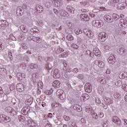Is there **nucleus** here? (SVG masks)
I'll return each instance as SVG.
<instances>
[{"label":"nucleus","instance_id":"obj_1","mask_svg":"<svg viewBox=\"0 0 127 127\" xmlns=\"http://www.w3.org/2000/svg\"><path fill=\"white\" fill-rule=\"evenodd\" d=\"M5 111L7 112V113H9L10 114L11 116L13 117L14 116H16L17 115V112L14 110V109H12V107H7L5 109Z\"/></svg>","mask_w":127,"mask_h":127},{"label":"nucleus","instance_id":"obj_2","mask_svg":"<svg viewBox=\"0 0 127 127\" xmlns=\"http://www.w3.org/2000/svg\"><path fill=\"white\" fill-rule=\"evenodd\" d=\"M107 38H108V35H107L105 32H101L98 35V39L101 41V42L106 41Z\"/></svg>","mask_w":127,"mask_h":127},{"label":"nucleus","instance_id":"obj_3","mask_svg":"<svg viewBox=\"0 0 127 127\" xmlns=\"http://www.w3.org/2000/svg\"><path fill=\"white\" fill-rule=\"evenodd\" d=\"M30 113H31V111H30V107L28 106L24 107L21 110V113L24 116L29 115Z\"/></svg>","mask_w":127,"mask_h":127},{"label":"nucleus","instance_id":"obj_4","mask_svg":"<svg viewBox=\"0 0 127 127\" xmlns=\"http://www.w3.org/2000/svg\"><path fill=\"white\" fill-rule=\"evenodd\" d=\"M27 124L29 127H37L36 123L34 121L32 120L30 117L28 118Z\"/></svg>","mask_w":127,"mask_h":127},{"label":"nucleus","instance_id":"obj_5","mask_svg":"<svg viewBox=\"0 0 127 127\" xmlns=\"http://www.w3.org/2000/svg\"><path fill=\"white\" fill-rule=\"evenodd\" d=\"M84 89L86 93H91L92 92V84L90 83H86L84 86Z\"/></svg>","mask_w":127,"mask_h":127},{"label":"nucleus","instance_id":"obj_6","mask_svg":"<svg viewBox=\"0 0 127 127\" xmlns=\"http://www.w3.org/2000/svg\"><path fill=\"white\" fill-rule=\"evenodd\" d=\"M108 62L110 64H115L116 62V57L114 54H111L108 59Z\"/></svg>","mask_w":127,"mask_h":127},{"label":"nucleus","instance_id":"obj_7","mask_svg":"<svg viewBox=\"0 0 127 127\" xmlns=\"http://www.w3.org/2000/svg\"><path fill=\"white\" fill-rule=\"evenodd\" d=\"M52 72L53 73V77L55 79H57L60 77V71L59 69L56 68Z\"/></svg>","mask_w":127,"mask_h":127},{"label":"nucleus","instance_id":"obj_8","mask_svg":"<svg viewBox=\"0 0 127 127\" xmlns=\"http://www.w3.org/2000/svg\"><path fill=\"white\" fill-rule=\"evenodd\" d=\"M80 17L83 21H89L90 20V17L87 14H81L80 15Z\"/></svg>","mask_w":127,"mask_h":127},{"label":"nucleus","instance_id":"obj_9","mask_svg":"<svg viewBox=\"0 0 127 127\" xmlns=\"http://www.w3.org/2000/svg\"><path fill=\"white\" fill-rule=\"evenodd\" d=\"M119 27H126L127 26V20L124 19H121L120 20V23L119 24Z\"/></svg>","mask_w":127,"mask_h":127},{"label":"nucleus","instance_id":"obj_10","mask_svg":"<svg viewBox=\"0 0 127 127\" xmlns=\"http://www.w3.org/2000/svg\"><path fill=\"white\" fill-rule=\"evenodd\" d=\"M94 64H96V65H98L99 67L100 68H104V66H105V64L103 61H100V60H96L94 62Z\"/></svg>","mask_w":127,"mask_h":127},{"label":"nucleus","instance_id":"obj_11","mask_svg":"<svg viewBox=\"0 0 127 127\" xmlns=\"http://www.w3.org/2000/svg\"><path fill=\"white\" fill-rule=\"evenodd\" d=\"M61 85V82L57 80L54 81L53 83V86L56 89L57 88H60Z\"/></svg>","mask_w":127,"mask_h":127},{"label":"nucleus","instance_id":"obj_12","mask_svg":"<svg viewBox=\"0 0 127 127\" xmlns=\"http://www.w3.org/2000/svg\"><path fill=\"white\" fill-rule=\"evenodd\" d=\"M117 7L118 9H121V10H123V9H125V8H126V3L124 2L119 3L117 5Z\"/></svg>","mask_w":127,"mask_h":127},{"label":"nucleus","instance_id":"obj_13","mask_svg":"<svg viewBox=\"0 0 127 127\" xmlns=\"http://www.w3.org/2000/svg\"><path fill=\"white\" fill-rule=\"evenodd\" d=\"M103 100L104 102H105V104H106V105H110V104H113V101L109 98L104 97Z\"/></svg>","mask_w":127,"mask_h":127},{"label":"nucleus","instance_id":"obj_14","mask_svg":"<svg viewBox=\"0 0 127 127\" xmlns=\"http://www.w3.org/2000/svg\"><path fill=\"white\" fill-rule=\"evenodd\" d=\"M31 39L34 42H37V43H41V42L42 41L39 37H33Z\"/></svg>","mask_w":127,"mask_h":127},{"label":"nucleus","instance_id":"obj_15","mask_svg":"<svg viewBox=\"0 0 127 127\" xmlns=\"http://www.w3.org/2000/svg\"><path fill=\"white\" fill-rule=\"evenodd\" d=\"M105 20H106L107 22H114V19L111 17L110 15H106L104 17Z\"/></svg>","mask_w":127,"mask_h":127},{"label":"nucleus","instance_id":"obj_16","mask_svg":"<svg viewBox=\"0 0 127 127\" xmlns=\"http://www.w3.org/2000/svg\"><path fill=\"white\" fill-rule=\"evenodd\" d=\"M93 54L95 55L96 56L100 57L101 56V51H100L98 49L95 48L93 51Z\"/></svg>","mask_w":127,"mask_h":127},{"label":"nucleus","instance_id":"obj_17","mask_svg":"<svg viewBox=\"0 0 127 127\" xmlns=\"http://www.w3.org/2000/svg\"><path fill=\"white\" fill-rule=\"evenodd\" d=\"M32 103H33V98H30L28 99H27L25 101V104L26 105H27L28 106H30V105H31V104H32Z\"/></svg>","mask_w":127,"mask_h":127},{"label":"nucleus","instance_id":"obj_18","mask_svg":"<svg viewBox=\"0 0 127 127\" xmlns=\"http://www.w3.org/2000/svg\"><path fill=\"white\" fill-rule=\"evenodd\" d=\"M54 3L56 6H58V7H59V6H62V4H63V3H62V1L61 0H57Z\"/></svg>","mask_w":127,"mask_h":127},{"label":"nucleus","instance_id":"obj_19","mask_svg":"<svg viewBox=\"0 0 127 127\" xmlns=\"http://www.w3.org/2000/svg\"><path fill=\"white\" fill-rule=\"evenodd\" d=\"M114 97L115 99H121L122 98V94L119 92H115Z\"/></svg>","mask_w":127,"mask_h":127},{"label":"nucleus","instance_id":"obj_20","mask_svg":"<svg viewBox=\"0 0 127 127\" xmlns=\"http://www.w3.org/2000/svg\"><path fill=\"white\" fill-rule=\"evenodd\" d=\"M56 95L58 97H62V95H63V91L61 90V89H58L56 91Z\"/></svg>","mask_w":127,"mask_h":127},{"label":"nucleus","instance_id":"obj_21","mask_svg":"<svg viewBox=\"0 0 127 127\" xmlns=\"http://www.w3.org/2000/svg\"><path fill=\"white\" fill-rule=\"evenodd\" d=\"M8 23L6 20H1L0 21V26H4V25H7Z\"/></svg>","mask_w":127,"mask_h":127},{"label":"nucleus","instance_id":"obj_22","mask_svg":"<svg viewBox=\"0 0 127 127\" xmlns=\"http://www.w3.org/2000/svg\"><path fill=\"white\" fill-rule=\"evenodd\" d=\"M90 98V96H89V95L88 94H83L82 95L81 100L83 99L84 101H86V100H88Z\"/></svg>","mask_w":127,"mask_h":127},{"label":"nucleus","instance_id":"obj_23","mask_svg":"<svg viewBox=\"0 0 127 127\" xmlns=\"http://www.w3.org/2000/svg\"><path fill=\"white\" fill-rule=\"evenodd\" d=\"M99 81L101 83V84H103V85H105V84L107 83V81H106V78H105L104 77L100 78Z\"/></svg>","mask_w":127,"mask_h":127},{"label":"nucleus","instance_id":"obj_24","mask_svg":"<svg viewBox=\"0 0 127 127\" xmlns=\"http://www.w3.org/2000/svg\"><path fill=\"white\" fill-rule=\"evenodd\" d=\"M30 68L31 69H37L38 68V65L36 64H30Z\"/></svg>","mask_w":127,"mask_h":127},{"label":"nucleus","instance_id":"obj_25","mask_svg":"<svg viewBox=\"0 0 127 127\" xmlns=\"http://www.w3.org/2000/svg\"><path fill=\"white\" fill-rule=\"evenodd\" d=\"M91 115L92 116L93 119H94V120H98V119H99V116H98V114H97V113L93 112L91 113Z\"/></svg>","mask_w":127,"mask_h":127},{"label":"nucleus","instance_id":"obj_26","mask_svg":"<svg viewBox=\"0 0 127 127\" xmlns=\"http://www.w3.org/2000/svg\"><path fill=\"white\" fill-rule=\"evenodd\" d=\"M17 13V15H18V16H21V15H22V14H23L22 11L19 8L17 9V13Z\"/></svg>","mask_w":127,"mask_h":127},{"label":"nucleus","instance_id":"obj_27","mask_svg":"<svg viewBox=\"0 0 127 127\" xmlns=\"http://www.w3.org/2000/svg\"><path fill=\"white\" fill-rule=\"evenodd\" d=\"M18 119L19 122H24L25 121V118L22 115H19L18 116Z\"/></svg>","mask_w":127,"mask_h":127},{"label":"nucleus","instance_id":"obj_28","mask_svg":"<svg viewBox=\"0 0 127 127\" xmlns=\"http://www.w3.org/2000/svg\"><path fill=\"white\" fill-rule=\"evenodd\" d=\"M120 19V16L118 15V14L114 13L113 14V19H115V20H118V19Z\"/></svg>","mask_w":127,"mask_h":127},{"label":"nucleus","instance_id":"obj_29","mask_svg":"<svg viewBox=\"0 0 127 127\" xmlns=\"http://www.w3.org/2000/svg\"><path fill=\"white\" fill-rule=\"evenodd\" d=\"M66 39L68 40V41H72V40H74V37L71 35H68L66 36Z\"/></svg>","mask_w":127,"mask_h":127},{"label":"nucleus","instance_id":"obj_30","mask_svg":"<svg viewBox=\"0 0 127 127\" xmlns=\"http://www.w3.org/2000/svg\"><path fill=\"white\" fill-rule=\"evenodd\" d=\"M46 68L48 69V70H50V69H51L52 68V64L49 63H48V64H46L45 66Z\"/></svg>","mask_w":127,"mask_h":127},{"label":"nucleus","instance_id":"obj_31","mask_svg":"<svg viewBox=\"0 0 127 127\" xmlns=\"http://www.w3.org/2000/svg\"><path fill=\"white\" fill-rule=\"evenodd\" d=\"M3 122H4V123H9V122H10V118L8 116H5V118Z\"/></svg>","mask_w":127,"mask_h":127},{"label":"nucleus","instance_id":"obj_32","mask_svg":"<svg viewBox=\"0 0 127 127\" xmlns=\"http://www.w3.org/2000/svg\"><path fill=\"white\" fill-rule=\"evenodd\" d=\"M86 35H87V37H93V33H92L91 31H87L86 33Z\"/></svg>","mask_w":127,"mask_h":127},{"label":"nucleus","instance_id":"obj_33","mask_svg":"<svg viewBox=\"0 0 127 127\" xmlns=\"http://www.w3.org/2000/svg\"><path fill=\"white\" fill-rule=\"evenodd\" d=\"M4 49V42H0V50Z\"/></svg>","mask_w":127,"mask_h":127},{"label":"nucleus","instance_id":"obj_34","mask_svg":"<svg viewBox=\"0 0 127 127\" xmlns=\"http://www.w3.org/2000/svg\"><path fill=\"white\" fill-rule=\"evenodd\" d=\"M119 77L122 79H126V72L120 73Z\"/></svg>","mask_w":127,"mask_h":127},{"label":"nucleus","instance_id":"obj_35","mask_svg":"<svg viewBox=\"0 0 127 127\" xmlns=\"http://www.w3.org/2000/svg\"><path fill=\"white\" fill-rule=\"evenodd\" d=\"M78 79L80 80H83L84 79V74H79L78 76H76Z\"/></svg>","mask_w":127,"mask_h":127},{"label":"nucleus","instance_id":"obj_36","mask_svg":"<svg viewBox=\"0 0 127 127\" xmlns=\"http://www.w3.org/2000/svg\"><path fill=\"white\" fill-rule=\"evenodd\" d=\"M105 50H110V49H111V43L106 45L105 46Z\"/></svg>","mask_w":127,"mask_h":127},{"label":"nucleus","instance_id":"obj_37","mask_svg":"<svg viewBox=\"0 0 127 127\" xmlns=\"http://www.w3.org/2000/svg\"><path fill=\"white\" fill-rule=\"evenodd\" d=\"M52 92H53L52 89H50V90H47V91H45V93L47 96H50V95H51V94H52Z\"/></svg>","mask_w":127,"mask_h":127},{"label":"nucleus","instance_id":"obj_38","mask_svg":"<svg viewBox=\"0 0 127 127\" xmlns=\"http://www.w3.org/2000/svg\"><path fill=\"white\" fill-rule=\"evenodd\" d=\"M37 10L38 11H39V12L43 11V7H42V6H38V7H37Z\"/></svg>","mask_w":127,"mask_h":127},{"label":"nucleus","instance_id":"obj_39","mask_svg":"<svg viewBox=\"0 0 127 127\" xmlns=\"http://www.w3.org/2000/svg\"><path fill=\"white\" fill-rule=\"evenodd\" d=\"M71 47L74 49H77V48H79V45L78 44L73 43V44L71 45Z\"/></svg>","mask_w":127,"mask_h":127},{"label":"nucleus","instance_id":"obj_40","mask_svg":"<svg viewBox=\"0 0 127 127\" xmlns=\"http://www.w3.org/2000/svg\"><path fill=\"white\" fill-rule=\"evenodd\" d=\"M17 78L19 81H21L22 80V78L21 77V73H18L16 75Z\"/></svg>","mask_w":127,"mask_h":127},{"label":"nucleus","instance_id":"obj_41","mask_svg":"<svg viewBox=\"0 0 127 127\" xmlns=\"http://www.w3.org/2000/svg\"><path fill=\"white\" fill-rule=\"evenodd\" d=\"M59 105L60 104L58 103H53L52 104V107L53 108H57V107H59Z\"/></svg>","mask_w":127,"mask_h":127},{"label":"nucleus","instance_id":"obj_42","mask_svg":"<svg viewBox=\"0 0 127 127\" xmlns=\"http://www.w3.org/2000/svg\"><path fill=\"white\" fill-rule=\"evenodd\" d=\"M69 11L72 14H74L75 13V8L73 7L69 8Z\"/></svg>","mask_w":127,"mask_h":127},{"label":"nucleus","instance_id":"obj_43","mask_svg":"<svg viewBox=\"0 0 127 127\" xmlns=\"http://www.w3.org/2000/svg\"><path fill=\"white\" fill-rule=\"evenodd\" d=\"M75 34L77 35H79V34H81L82 33V31L80 29H78L77 30H75Z\"/></svg>","mask_w":127,"mask_h":127},{"label":"nucleus","instance_id":"obj_44","mask_svg":"<svg viewBox=\"0 0 127 127\" xmlns=\"http://www.w3.org/2000/svg\"><path fill=\"white\" fill-rule=\"evenodd\" d=\"M85 112L88 113V114H92L93 112V110H92L91 108H86L85 109Z\"/></svg>","mask_w":127,"mask_h":127},{"label":"nucleus","instance_id":"obj_45","mask_svg":"<svg viewBox=\"0 0 127 127\" xmlns=\"http://www.w3.org/2000/svg\"><path fill=\"white\" fill-rule=\"evenodd\" d=\"M54 12L58 16L60 17V15H59V10H57V9H54Z\"/></svg>","mask_w":127,"mask_h":127},{"label":"nucleus","instance_id":"obj_46","mask_svg":"<svg viewBox=\"0 0 127 127\" xmlns=\"http://www.w3.org/2000/svg\"><path fill=\"white\" fill-rule=\"evenodd\" d=\"M120 1V0H111L110 1V4H112L113 2H114V3H118Z\"/></svg>","mask_w":127,"mask_h":127},{"label":"nucleus","instance_id":"obj_47","mask_svg":"<svg viewBox=\"0 0 127 127\" xmlns=\"http://www.w3.org/2000/svg\"><path fill=\"white\" fill-rule=\"evenodd\" d=\"M72 72L74 74H77V73H78V72H79V69H78L77 68H74L72 69Z\"/></svg>","mask_w":127,"mask_h":127},{"label":"nucleus","instance_id":"obj_48","mask_svg":"<svg viewBox=\"0 0 127 127\" xmlns=\"http://www.w3.org/2000/svg\"><path fill=\"white\" fill-rule=\"evenodd\" d=\"M64 119L65 121H66V122H68V121H69V120H70V117H69L66 115H64Z\"/></svg>","mask_w":127,"mask_h":127},{"label":"nucleus","instance_id":"obj_49","mask_svg":"<svg viewBox=\"0 0 127 127\" xmlns=\"http://www.w3.org/2000/svg\"><path fill=\"white\" fill-rule=\"evenodd\" d=\"M63 12H64V10H59V15H60V16H63Z\"/></svg>","mask_w":127,"mask_h":127},{"label":"nucleus","instance_id":"obj_50","mask_svg":"<svg viewBox=\"0 0 127 127\" xmlns=\"http://www.w3.org/2000/svg\"><path fill=\"white\" fill-rule=\"evenodd\" d=\"M55 123L56 124V125H58V126H59L60 124H61V121L60 120L57 119L55 120Z\"/></svg>","mask_w":127,"mask_h":127},{"label":"nucleus","instance_id":"obj_51","mask_svg":"<svg viewBox=\"0 0 127 127\" xmlns=\"http://www.w3.org/2000/svg\"><path fill=\"white\" fill-rule=\"evenodd\" d=\"M63 64L64 67H67V66H68V62L66 61H64L63 62Z\"/></svg>","mask_w":127,"mask_h":127},{"label":"nucleus","instance_id":"obj_52","mask_svg":"<svg viewBox=\"0 0 127 127\" xmlns=\"http://www.w3.org/2000/svg\"><path fill=\"white\" fill-rule=\"evenodd\" d=\"M5 116H6L5 115H3V114L0 115V118L1 120V121H2L3 122V121H4V119H5Z\"/></svg>","mask_w":127,"mask_h":127},{"label":"nucleus","instance_id":"obj_53","mask_svg":"<svg viewBox=\"0 0 127 127\" xmlns=\"http://www.w3.org/2000/svg\"><path fill=\"white\" fill-rule=\"evenodd\" d=\"M95 103L100 105L101 104V100H100V98H96L95 100Z\"/></svg>","mask_w":127,"mask_h":127},{"label":"nucleus","instance_id":"obj_54","mask_svg":"<svg viewBox=\"0 0 127 127\" xmlns=\"http://www.w3.org/2000/svg\"><path fill=\"white\" fill-rule=\"evenodd\" d=\"M8 56H9V58H10V61H12V53L11 52L9 53Z\"/></svg>","mask_w":127,"mask_h":127},{"label":"nucleus","instance_id":"obj_55","mask_svg":"<svg viewBox=\"0 0 127 127\" xmlns=\"http://www.w3.org/2000/svg\"><path fill=\"white\" fill-rule=\"evenodd\" d=\"M121 55L123 56H126L127 55V51L124 49V51L122 52V53H121Z\"/></svg>","mask_w":127,"mask_h":127},{"label":"nucleus","instance_id":"obj_56","mask_svg":"<svg viewBox=\"0 0 127 127\" xmlns=\"http://www.w3.org/2000/svg\"><path fill=\"white\" fill-rule=\"evenodd\" d=\"M72 70H72V68L69 67L66 69V72H68V73H70V72Z\"/></svg>","mask_w":127,"mask_h":127},{"label":"nucleus","instance_id":"obj_57","mask_svg":"<svg viewBox=\"0 0 127 127\" xmlns=\"http://www.w3.org/2000/svg\"><path fill=\"white\" fill-rule=\"evenodd\" d=\"M53 116V115L52 114V113H49L46 117V118H52V116Z\"/></svg>","mask_w":127,"mask_h":127},{"label":"nucleus","instance_id":"obj_58","mask_svg":"<svg viewBox=\"0 0 127 127\" xmlns=\"http://www.w3.org/2000/svg\"><path fill=\"white\" fill-rule=\"evenodd\" d=\"M77 41L78 44H80V43L82 42V39H81L80 38H78L77 39Z\"/></svg>","mask_w":127,"mask_h":127},{"label":"nucleus","instance_id":"obj_59","mask_svg":"<svg viewBox=\"0 0 127 127\" xmlns=\"http://www.w3.org/2000/svg\"><path fill=\"white\" fill-rule=\"evenodd\" d=\"M21 77H22V80H23L25 78V73H21Z\"/></svg>","mask_w":127,"mask_h":127},{"label":"nucleus","instance_id":"obj_60","mask_svg":"<svg viewBox=\"0 0 127 127\" xmlns=\"http://www.w3.org/2000/svg\"><path fill=\"white\" fill-rule=\"evenodd\" d=\"M123 51H125L124 48H120V49L119 50V52L121 55H122V53H123Z\"/></svg>","mask_w":127,"mask_h":127},{"label":"nucleus","instance_id":"obj_61","mask_svg":"<svg viewBox=\"0 0 127 127\" xmlns=\"http://www.w3.org/2000/svg\"><path fill=\"white\" fill-rule=\"evenodd\" d=\"M80 4L85 6V5H86L87 4V2H86V1L80 2Z\"/></svg>","mask_w":127,"mask_h":127},{"label":"nucleus","instance_id":"obj_62","mask_svg":"<svg viewBox=\"0 0 127 127\" xmlns=\"http://www.w3.org/2000/svg\"><path fill=\"white\" fill-rule=\"evenodd\" d=\"M45 127H52L51 124L48 123L46 125Z\"/></svg>","mask_w":127,"mask_h":127},{"label":"nucleus","instance_id":"obj_63","mask_svg":"<svg viewBox=\"0 0 127 127\" xmlns=\"http://www.w3.org/2000/svg\"><path fill=\"white\" fill-rule=\"evenodd\" d=\"M71 126L73 127H78L77 126V125H76V123L75 122H73L71 124Z\"/></svg>","mask_w":127,"mask_h":127},{"label":"nucleus","instance_id":"obj_64","mask_svg":"<svg viewBox=\"0 0 127 127\" xmlns=\"http://www.w3.org/2000/svg\"><path fill=\"white\" fill-rule=\"evenodd\" d=\"M123 87H124V88H125V90L126 91H127V84H124L123 86Z\"/></svg>","mask_w":127,"mask_h":127}]
</instances>
